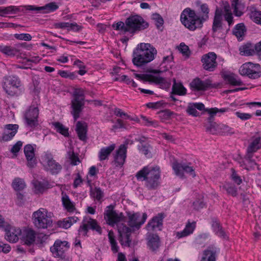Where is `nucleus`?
<instances>
[{"label": "nucleus", "instance_id": "nucleus-1", "mask_svg": "<svg viewBox=\"0 0 261 261\" xmlns=\"http://www.w3.org/2000/svg\"><path fill=\"white\" fill-rule=\"evenodd\" d=\"M127 224L130 227L122 224L118 228L121 245L123 247H129L132 239L130 236L133 230H138L146 221L147 215L146 213L141 214L139 212H127Z\"/></svg>", "mask_w": 261, "mask_h": 261}, {"label": "nucleus", "instance_id": "nucleus-2", "mask_svg": "<svg viewBox=\"0 0 261 261\" xmlns=\"http://www.w3.org/2000/svg\"><path fill=\"white\" fill-rule=\"evenodd\" d=\"M135 176L138 181H144L145 186L148 190H155L160 184V169L156 166H145L136 173Z\"/></svg>", "mask_w": 261, "mask_h": 261}, {"label": "nucleus", "instance_id": "nucleus-3", "mask_svg": "<svg viewBox=\"0 0 261 261\" xmlns=\"http://www.w3.org/2000/svg\"><path fill=\"white\" fill-rule=\"evenodd\" d=\"M148 27V23L139 15H131L125 21V22L119 21L114 23L112 28L124 35L127 33L133 35L137 31L144 30Z\"/></svg>", "mask_w": 261, "mask_h": 261}, {"label": "nucleus", "instance_id": "nucleus-4", "mask_svg": "<svg viewBox=\"0 0 261 261\" xmlns=\"http://www.w3.org/2000/svg\"><path fill=\"white\" fill-rule=\"evenodd\" d=\"M157 50L149 43H141L134 52L133 62L138 67L144 65L154 59Z\"/></svg>", "mask_w": 261, "mask_h": 261}, {"label": "nucleus", "instance_id": "nucleus-5", "mask_svg": "<svg viewBox=\"0 0 261 261\" xmlns=\"http://www.w3.org/2000/svg\"><path fill=\"white\" fill-rule=\"evenodd\" d=\"M54 215L46 209L40 208L34 212L32 221L34 226L39 229H45L53 226Z\"/></svg>", "mask_w": 261, "mask_h": 261}, {"label": "nucleus", "instance_id": "nucleus-6", "mask_svg": "<svg viewBox=\"0 0 261 261\" xmlns=\"http://www.w3.org/2000/svg\"><path fill=\"white\" fill-rule=\"evenodd\" d=\"M2 85L6 93L11 96H18L23 91L21 81L15 75L5 76Z\"/></svg>", "mask_w": 261, "mask_h": 261}, {"label": "nucleus", "instance_id": "nucleus-7", "mask_svg": "<svg viewBox=\"0 0 261 261\" xmlns=\"http://www.w3.org/2000/svg\"><path fill=\"white\" fill-rule=\"evenodd\" d=\"M180 19L181 23L190 31H194L202 28L197 18L196 12L190 8L182 11Z\"/></svg>", "mask_w": 261, "mask_h": 261}, {"label": "nucleus", "instance_id": "nucleus-8", "mask_svg": "<svg viewBox=\"0 0 261 261\" xmlns=\"http://www.w3.org/2000/svg\"><path fill=\"white\" fill-rule=\"evenodd\" d=\"M72 100V114L75 120L80 116V113L84 105V90L82 88L75 89L73 93Z\"/></svg>", "mask_w": 261, "mask_h": 261}, {"label": "nucleus", "instance_id": "nucleus-9", "mask_svg": "<svg viewBox=\"0 0 261 261\" xmlns=\"http://www.w3.org/2000/svg\"><path fill=\"white\" fill-rule=\"evenodd\" d=\"M241 75L250 79H256L261 76V67L259 64L247 62L243 64L239 69Z\"/></svg>", "mask_w": 261, "mask_h": 261}, {"label": "nucleus", "instance_id": "nucleus-10", "mask_svg": "<svg viewBox=\"0 0 261 261\" xmlns=\"http://www.w3.org/2000/svg\"><path fill=\"white\" fill-rule=\"evenodd\" d=\"M40 162L44 169L52 174H57L61 169V166L53 160L52 154L49 152H45L41 155Z\"/></svg>", "mask_w": 261, "mask_h": 261}, {"label": "nucleus", "instance_id": "nucleus-11", "mask_svg": "<svg viewBox=\"0 0 261 261\" xmlns=\"http://www.w3.org/2000/svg\"><path fill=\"white\" fill-rule=\"evenodd\" d=\"M88 229L95 231L99 234L102 233V229L100 226L98 224L96 220L91 218L84 219L83 221L82 225L80 226L78 231L80 233L86 236L87 234Z\"/></svg>", "mask_w": 261, "mask_h": 261}, {"label": "nucleus", "instance_id": "nucleus-12", "mask_svg": "<svg viewBox=\"0 0 261 261\" xmlns=\"http://www.w3.org/2000/svg\"><path fill=\"white\" fill-rule=\"evenodd\" d=\"M217 55L214 52H209L203 55L201 58L203 68L208 71H214L218 66Z\"/></svg>", "mask_w": 261, "mask_h": 261}, {"label": "nucleus", "instance_id": "nucleus-13", "mask_svg": "<svg viewBox=\"0 0 261 261\" xmlns=\"http://www.w3.org/2000/svg\"><path fill=\"white\" fill-rule=\"evenodd\" d=\"M172 167L175 174L181 177L184 176V173L190 174L193 177L196 176L195 170L191 166V163H179L174 162L172 163Z\"/></svg>", "mask_w": 261, "mask_h": 261}, {"label": "nucleus", "instance_id": "nucleus-14", "mask_svg": "<svg viewBox=\"0 0 261 261\" xmlns=\"http://www.w3.org/2000/svg\"><path fill=\"white\" fill-rule=\"evenodd\" d=\"M107 208L104 214V218L109 225L113 226L122 220L123 216L122 213H117L114 210V206L112 205L107 206Z\"/></svg>", "mask_w": 261, "mask_h": 261}, {"label": "nucleus", "instance_id": "nucleus-15", "mask_svg": "<svg viewBox=\"0 0 261 261\" xmlns=\"http://www.w3.org/2000/svg\"><path fill=\"white\" fill-rule=\"evenodd\" d=\"M5 239L10 243H15L18 242L21 234V229L7 224L4 227Z\"/></svg>", "mask_w": 261, "mask_h": 261}, {"label": "nucleus", "instance_id": "nucleus-16", "mask_svg": "<svg viewBox=\"0 0 261 261\" xmlns=\"http://www.w3.org/2000/svg\"><path fill=\"white\" fill-rule=\"evenodd\" d=\"M127 153V145L121 144L113 155V163L117 168H122L125 162Z\"/></svg>", "mask_w": 261, "mask_h": 261}, {"label": "nucleus", "instance_id": "nucleus-17", "mask_svg": "<svg viewBox=\"0 0 261 261\" xmlns=\"http://www.w3.org/2000/svg\"><path fill=\"white\" fill-rule=\"evenodd\" d=\"M39 110L36 106H31L27 111L24 119L26 124L31 127H33L38 124V117Z\"/></svg>", "mask_w": 261, "mask_h": 261}, {"label": "nucleus", "instance_id": "nucleus-18", "mask_svg": "<svg viewBox=\"0 0 261 261\" xmlns=\"http://www.w3.org/2000/svg\"><path fill=\"white\" fill-rule=\"evenodd\" d=\"M59 8L58 5L55 2L49 3L41 7L34 5H28L25 8L28 10L34 11L36 13L47 14L55 11Z\"/></svg>", "mask_w": 261, "mask_h": 261}, {"label": "nucleus", "instance_id": "nucleus-19", "mask_svg": "<svg viewBox=\"0 0 261 261\" xmlns=\"http://www.w3.org/2000/svg\"><path fill=\"white\" fill-rule=\"evenodd\" d=\"M50 250L55 257L64 258L65 256V242L57 240Z\"/></svg>", "mask_w": 261, "mask_h": 261}, {"label": "nucleus", "instance_id": "nucleus-20", "mask_svg": "<svg viewBox=\"0 0 261 261\" xmlns=\"http://www.w3.org/2000/svg\"><path fill=\"white\" fill-rule=\"evenodd\" d=\"M165 217L164 213H159L156 216L153 217L146 226L149 231L159 230H161L163 226V221Z\"/></svg>", "mask_w": 261, "mask_h": 261}, {"label": "nucleus", "instance_id": "nucleus-21", "mask_svg": "<svg viewBox=\"0 0 261 261\" xmlns=\"http://www.w3.org/2000/svg\"><path fill=\"white\" fill-rule=\"evenodd\" d=\"M190 85L193 91H205L211 86V81L210 80L202 81L199 78L197 77L193 80Z\"/></svg>", "mask_w": 261, "mask_h": 261}, {"label": "nucleus", "instance_id": "nucleus-22", "mask_svg": "<svg viewBox=\"0 0 261 261\" xmlns=\"http://www.w3.org/2000/svg\"><path fill=\"white\" fill-rule=\"evenodd\" d=\"M220 249L214 245L208 246L202 253V256L200 261H216L217 254Z\"/></svg>", "mask_w": 261, "mask_h": 261}, {"label": "nucleus", "instance_id": "nucleus-23", "mask_svg": "<svg viewBox=\"0 0 261 261\" xmlns=\"http://www.w3.org/2000/svg\"><path fill=\"white\" fill-rule=\"evenodd\" d=\"M17 124H6L4 126V133L2 137V140L8 141L11 140L16 135L18 129Z\"/></svg>", "mask_w": 261, "mask_h": 261}, {"label": "nucleus", "instance_id": "nucleus-24", "mask_svg": "<svg viewBox=\"0 0 261 261\" xmlns=\"http://www.w3.org/2000/svg\"><path fill=\"white\" fill-rule=\"evenodd\" d=\"M210 11V10L207 4H202L200 5L196 14L199 23L202 27L203 23L209 19Z\"/></svg>", "mask_w": 261, "mask_h": 261}, {"label": "nucleus", "instance_id": "nucleus-25", "mask_svg": "<svg viewBox=\"0 0 261 261\" xmlns=\"http://www.w3.org/2000/svg\"><path fill=\"white\" fill-rule=\"evenodd\" d=\"M87 186L90 188V196L94 200L101 202L104 197L103 191L100 187H92V181L87 178Z\"/></svg>", "mask_w": 261, "mask_h": 261}, {"label": "nucleus", "instance_id": "nucleus-26", "mask_svg": "<svg viewBox=\"0 0 261 261\" xmlns=\"http://www.w3.org/2000/svg\"><path fill=\"white\" fill-rule=\"evenodd\" d=\"M35 145L28 144L24 147V152L28 161V165L30 167H33L36 164L35 158Z\"/></svg>", "mask_w": 261, "mask_h": 261}, {"label": "nucleus", "instance_id": "nucleus-27", "mask_svg": "<svg viewBox=\"0 0 261 261\" xmlns=\"http://www.w3.org/2000/svg\"><path fill=\"white\" fill-rule=\"evenodd\" d=\"M222 29V11L217 9L212 25L213 35H215L217 33L221 32Z\"/></svg>", "mask_w": 261, "mask_h": 261}, {"label": "nucleus", "instance_id": "nucleus-28", "mask_svg": "<svg viewBox=\"0 0 261 261\" xmlns=\"http://www.w3.org/2000/svg\"><path fill=\"white\" fill-rule=\"evenodd\" d=\"M20 239L25 244L28 245L34 243L36 238V232L32 229H24L21 230Z\"/></svg>", "mask_w": 261, "mask_h": 261}, {"label": "nucleus", "instance_id": "nucleus-29", "mask_svg": "<svg viewBox=\"0 0 261 261\" xmlns=\"http://www.w3.org/2000/svg\"><path fill=\"white\" fill-rule=\"evenodd\" d=\"M196 228V222L193 221L190 222L188 221L184 230L180 231H177L174 233V236L178 239L186 237L193 233Z\"/></svg>", "mask_w": 261, "mask_h": 261}, {"label": "nucleus", "instance_id": "nucleus-30", "mask_svg": "<svg viewBox=\"0 0 261 261\" xmlns=\"http://www.w3.org/2000/svg\"><path fill=\"white\" fill-rule=\"evenodd\" d=\"M116 148L115 144H111L108 146L102 147L98 153V160L99 161H103L109 159L111 153Z\"/></svg>", "mask_w": 261, "mask_h": 261}, {"label": "nucleus", "instance_id": "nucleus-31", "mask_svg": "<svg viewBox=\"0 0 261 261\" xmlns=\"http://www.w3.org/2000/svg\"><path fill=\"white\" fill-rule=\"evenodd\" d=\"M231 5L235 16L240 17L244 13L245 4L242 0H230Z\"/></svg>", "mask_w": 261, "mask_h": 261}, {"label": "nucleus", "instance_id": "nucleus-32", "mask_svg": "<svg viewBox=\"0 0 261 261\" xmlns=\"http://www.w3.org/2000/svg\"><path fill=\"white\" fill-rule=\"evenodd\" d=\"M135 76L140 80L156 84H162L164 82V79L163 77L152 76L149 74H136Z\"/></svg>", "mask_w": 261, "mask_h": 261}, {"label": "nucleus", "instance_id": "nucleus-33", "mask_svg": "<svg viewBox=\"0 0 261 261\" xmlns=\"http://www.w3.org/2000/svg\"><path fill=\"white\" fill-rule=\"evenodd\" d=\"M147 245L152 251H156L160 246V240L159 236L154 234H150L147 237Z\"/></svg>", "mask_w": 261, "mask_h": 261}, {"label": "nucleus", "instance_id": "nucleus-34", "mask_svg": "<svg viewBox=\"0 0 261 261\" xmlns=\"http://www.w3.org/2000/svg\"><path fill=\"white\" fill-rule=\"evenodd\" d=\"M76 132L79 138L83 141H86L87 127L85 123L78 121L76 124Z\"/></svg>", "mask_w": 261, "mask_h": 261}, {"label": "nucleus", "instance_id": "nucleus-35", "mask_svg": "<svg viewBox=\"0 0 261 261\" xmlns=\"http://www.w3.org/2000/svg\"><path fill=\"white\" fill-rule=\"evenodd\" d=\"M223 79L229 84L232 86H241L243 82L233 73H225L223 75Z\"/></svg>", "mask_w": 261, "mask_h": 261}, {"label": "nucleus", "instance_id": "nucleus-36", "mask_svg": "<svg viewBox=\"0 0 261 261\" xmlns=\"http://www.w3.org/2000/svg\"><path fill=\"white\" fill-rule=\"evenodd\" d=\"M255 45L247 43L242 46L239 48L240 54L242 56H252L255 54Z\"/></svg>", "mask_w": 261, "mask_h": 261}, {"label": "nucleus", "instance_id": "nucleus-37", "mask_svg": "<svg viewBox=\"0 0 261 261\" xmlns=\"http://www.w3.org/2000/svg\"><path fill=\"white\" fill-rule=\"evenodd\" d=\"M1 53L7 57H12L19 54V49L16 46L3 44Z\"/></svg>", "mask_w": 261, "mask_h": 261}, {"label": "nucleus", "instance_id": "nucleus-38", "mask_svg": "<svg viewBox=\"0 0 261 261\" xmlns=\"http://www.w3.org/2000/svg\"><path fill=\"white\" fill-rule=\"evenodd\" d=\"M223 16L224 19L228 23L229 26L234 23L233 14L231 12L230 6L227 3L224 6L223 11L222 12V16Z\"/></svg>", "mask_w": 261, "mask_h": 261}, {"label": "nucleus", "instance_id": "nucleus-39", "mask_svg": "<svg viewBox=\"0 0 261 261\" xmlns=\"http://www.w3.org/2000/svg\"><path fill=\"white\" fill-rule=\"evenodd\" d=\"M11 186L13 189L17 192L24 190L27 187V185L23 179L16 177L12 180Z\"/></svg>", "mask_w": 261, "mask_h": 261}, {"label": "nucleus", "instance_id": "nucleus-40", "mask_svg": "<svg viewBox=\"0 0 261 261\" xmlns=\"http://www.w3.org/2000/svg\"><path fill=\"white\" fill-rule=\"evenodd\" d=\"M32 184L34 186L33 191L34 193L37 194L43 193L45 190L48 188V184L45 180H43L42 181L34 180Z\"/></svg>", "mask_w": 261, "mask_h": 261}, {"label": "nucleus", "instance_id": "nucleus-41", "mask_svg": "<svg viewBox=\"0 0 261 261\" xmlns=\"http://www.w3.org/2000/svg\"><path fill=\"white\" fill-rule=\"evenodd\" d=\"M212 227L214 231L217 236L225 239H227L228 238L226 233L223 229L220 223L218 221L216 220H213Z\"/></svg>", "mask_w": 261, "mask_h": 261}, {"label": "nucleus", "instance_id": "nucleus-42", "mask_svg": "<svg viewBox=\"0 0 261 261\" xmlns=\"http://www.w3.org/2000/svg\"><path fill=\"white\" fill-rule=\"evenodd\" d=\"M173 84L172 88V93L178 95H185L187 93V90L181 83H177L175 79H173Z\"/></svg>", "mask_w": 261, "mask_h": 261}, {"label": "nucleus", "instance_id": "nucleus-43", "mask_svg": "<svg viewBox=\"0 0 261 261\" xmlns=\"http://www.w3.org/2000/svg\"><path fill=\"white\" fill-rule=\"evenodd\" d=\"M260 137H253L252 141L247 148V153L253 154L254 152H255L260 148Z\"/></svg>", "mask_w": 261, "mask_h": 261}, {"label": "nucleus", "instance_id": "nucleus-44", "mask_svg": "<svg viewBox=\"0 0 261 261\" xmlns=\"http://www.w3.org/2000/svg\"><path fill=\"white\" fill-rule=\"evenodd\" d=\"M20 11L18 7L14 6L8 7H0V16L7 14H15Z\"/></svg>", "mask_w": 261, "mask_h": 261}, {"label": "nucleus", "instance_id": "nucleus-45", "mask_svg": "<svg viewBox=\"0 0 261 261\" xmlns=\"http://www.w3.org/2000/svg\"><path fill=\"white\" fill-rule=\"evenodd\" d=\"M108 238L112 252L113 253L118 252L119 251V247L117 245V243L115 239L114 233L112 230H110L109 231Z\"/></svg>", "mask_w": 261, "mask_h": 261}, {"label": "nucleus", "instance_id": "nucleus-46", "mask_svg": "<svg viewBox=\"0 0 261 261\" xmlns=\"http://www.w3.org/2000/svg\"><path fill=\"white\" fill-rule=\"evenodd\" d=\"M220 188L223 190L226 191L228 194L230 195L233 197H235L237 195V189L232 184L225 183L222 186H220Z\"/></svg>", "mask_w": 261, "mask_h": 261}, {"label": "nucleus", "instance_id": "nucleus-47", "mask_svg": "<svg viewBox=\"0 0 261 261\" xmlns=\"http://www.w3.org/2000/svg\"><path fill=\"white\" fill-rule=\"evenodd\" d=\"M246 28L243 23L237 24L233 30V34L237 38L240 39L244 35Z\"/></svg>", "mask_w": 261, "mask_h": 261}, {"label": "nucleus", "instance_id": "nucleus-48", "mask_svg": "<svg viewBox=\"0 0 261 261\" xmlns=\"http://www.w3.org/2000/svg\"><path fill=\"white\" fill-rule=\"evenodd\" d=\"M219 134L228 135L234 134L233 129L224 124H219L217 126Z\"/></svg>", "mask_w": 261, "mask_h": 261}, {"label": "nucleus", "instance_id": "nucleus-49", "mask_svg": "<svg viewBox=\"0 0 261 261\" xmlns=\"http://www.w3.org/2000/svg\"><path fill=\"white\" fill-rule=\"evenodd\" d=\"M250 18L256 23L261 25V11L255 9L252 10L250 13Z\"/></svg>", "mask_w": 261, "mask_h": 261}, {"label": "nucleus", "instance_id": "nucleus-50", "mask_svg": "<svg viewBox=\"0 0 261 261\" xmlns=\"http://www.w3.org/2000/svg\"><path fill=\"white\" fill-rule=\"evenodd\" d=\"M140 119L142 123L145 126H153L154 127H156L158 126V122L156 121L152 120L151 119L145 116L141 115Z\"/></svg>", "mask_w": 261, "mask_h": 261}, {"label": "nucleus", "instance_id": "nucleus-51", "mask_svg": "<svg viewBox=\"0 0 261 261\" xmlns=\"http://www.w3.org/2000/svg\"><path fill=\"white\" fill-rule=\"evenodd\" d=\"M83 28V26L77 23L73 22H66V30L68 31H73L78 32L81 31Z\"/></svg>", "mask_w": 261, "mask_h": 261}, {"label": "nucleus", "instance_id": "nucleus-52", "mask_svg": "<svg viewBox=\"0 0 261 261\" xmlns=\"http://www.w3.org/2000/svg\"><path fill=\"white\" fill-rule=\"evenodd\" d=\"M70 163L72 166H76L81 163L77 153H74L73 151H69L68 153Z\"/></svg>", "mask_w": 261, "mask_h": 261}, {"label": "nucleus", "instance_id": "nucleus-53", "mask_svg": "<svg viewBox=\"0 0 261 261\" xmlns=\"http://www.w3.org/2000/svg\"><path fill=\"white\" fill-rule=\"evenodd\" d=\"M98 169L95 166H92L89 169L88 174L86 176V182H87V178L90 179V177H92L94 179L97 178V174L98 173Z\"/></svg>", "mask_w": 261, "mask_h": 261}, {"label": "nucleus", "instance_id": "nucleus-54", "mask_svg": "<svg viewBox=\"0 0 261 261\" xmlns=\"http://www.w3.org/2000/svg\"><path fill=\"white\" fill-rule=\"evenodd\" d=\"M51 124L54 129L56 130L57 132L63 136H65V127L63 124L59 122H53Z\"/></svg>", "mask_w": 261, "mask_h": 261}, {"label": "nucleus", "instance_id": "nucleus-55", "mask_svg": "<svg viewBox=\"0 0 261 261\" xmlns=\"http://www.w3.org/2000/svg\"><path fill=\"white\" fill-rule=\"evenodd\" d=\"M209 237L207 233H202L199 234L195 239V244L199 246L204 247L205 246L204 242Z\"/></svg>", "mask_w": 261, "mask_h": 261}, {"label": "nucleus", "instance_id": "nucleus-56", "mask_svg": "<svg viewBox=\"0 0 261 261\" xmlns=\"http://www.w3.org/2000/svg\"><path fill=\"white\" fill-rule=\"evenodd\" d=\"M173 113L169 110L160 111L159 113V117L162 121H165L170 119Z\"/></svg>", "mask_w": 261, "mask_h": 261}, {"label": "nucleus", "instance_id": "nucleus-57", "mask_svg": "<svg viewBox=\"0 0 261 261\" xmlns=\"http://www.w3.org/2000/svg\"><path fill=\"white\" fill-rule=\"evenodd\" d=\"M178 49L182 54V55L186 58H188L190 57L191 52L190 51L189 48L188 46L186 45L185 43H181L179 45Z\"/></svg>", "mask_w": 261, "mask_h": 261}, {"label": "nucleus", "instance_id": "nucleus-58", "mask_svg": "<svg viewBox=\"0 0 261 261\" xmlns=\"http://www.w3.org/2000/svg\"><path fill=\"white\" fill-rule=\"evenodd\" d=\"M152 18L154 21L155 24L159 29L162 27L164 23V20L160 15L154 14L153 15Z\"/></svg>", "mask_w": 261, "mask_h": 261}, {"label": "nucleus", "instance_id": "nucleus-59", "mask_svg": "<svg viewBox=\"0 0 261 261\" xmlns=\"http://www.w3.org/2000/svg\"><path fill=\"white\" fill-rule=\"evenodd\" d=\"M14 36L18 40L27 41L31 40L32 38L31 35L28 33L16 34Z\"/></svg>", "mask_w": 261, "mask_h": 261}, {"label": "nucleus", "instance_id": "nucleus-60", "mask_svg": "<svg viewBox=\"0 0 261 261\" xmlns=\"http://www.w3.org/2000/svg\"><path fill=\"white\" fill-rule=\"evenodd\" d=\"M187 113L193 116L197 117L199 115V113L196 110L195 106L193 103H190L187 109Z\"/></svg>", "mask_w": 261, "mask_h": 261}, {"label": "nucleus", "instance_id": "nucleus-61", "mask_svg": "<svg viewBox=\"0 0 261 261\" xmlns=\"http://www.w3.org/2000/svg\"><path fill=\"white\" fill-rule=\"evenodd\" d=\"M253 154L246 153L245 159L247 164L249 165V169L253 168L255 165H257L255 162L252 159Z\"/></svg>", "mask_w": 261, "mask_h": 261}, {"label": "nucleus", "instance_id": "nucleus-62", "mask_svg": "<svg viewBox=\"0 0 261 261\" xmlns=\"http://www.w3.org/2000/svg\"><path fill=\"white\" fill-rule=\"evenodd\" d=\"M235 115L242 121H245L251 118L252 115L249 113H242L240 112H236Z\"/></svg>", "mask_w": 261, "mask_h": 261}, {"label": "nucleus", "instance_id": "nucleus-63", "mask_svg": "<svg viewBox=\"0 0 261 261\" xmlns=\"http://www.w3.org/2000/svg\"><path fill=\"white\" fill-rule=\"evenodd\" d=\"M75 210V204L71 202L68 196L66 195V211L72 213Z\"/></svg>", "mask_w": 261, "mask_h": 261}, {"label": "nucleus", "instance_id": "nucleus-64", "mask_svg": "<svg viewBox=\"0 0 261 261\" xmlns=\"http://www.w3.org/2000/svg\"><path fill=\"white\" fill-rule=\"evenodd\" d=\"M83 182V180L79 173L76 174V177L73 180V187L74 189L80 186Z\"/></svg>", "mask_w": 261, "mask_h": 261}]
</instances>
